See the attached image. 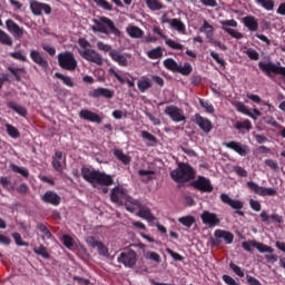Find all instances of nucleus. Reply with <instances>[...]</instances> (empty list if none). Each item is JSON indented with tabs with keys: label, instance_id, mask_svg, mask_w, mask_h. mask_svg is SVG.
I'll use <instances>...</instances> for the list:
<instances>
[{
	"label": "nucleus",
	"instance_id": "15",
	"mask_svg": "<svg viewBox=\"0 0 285 285\" xmlns=\"http://www.w3.org/2000/svg\"><path fill=\"white\" fill-rule=\"evenodd\" d=\"M194 124L205 132V135H209V132L213 130V121L210 119L200 116L199 114H195L194 116Z\"/></svg>",
	"mask_w": 285,
	"mask_h": 285
},
{
	"label": "nucleus",
	"instance_id": "48",
	"mask_svg": "<svg viewBox=\"0 0 285 285\" xmlns=\"http://www.w3.org/2000/svg\"><path fill=\"white\" fill-rule=\"evenodd\" d=\"M178 222L186 228H190L195 224V218L193 216H184L178 218Z\"/></svg>",
	"mask_w": 285,
	"mask_h": 285
},
{
	"label": "nucleus",
	"instance_id": "63",
	"mask_svg": "<svg viewBox=\"0 0 285 285\" xmlns=\"http://www.w3.org/2000/svg\"><path fill=\"white\" fill-rule=\"evenodd\" d=\"M234 173L238 177H248V171L246 169H244L242 166H235L234 167Z\"/></svg>",
	"mask_w": 285,
	"mask_h": 285
},
{
	"label": "nucleus",
	"instance_id": "22",
	"mask_svg": "<svg viewBox=\"0 0 285 285\" xmlns=\"http://www.w3.org/2000/svg\"><path fill=\"white\" fill-rule=\"evenodd\" d=\"M6 28L10 35H12L16 39H21L23 37V28H21L14 20L8 19L6 20Z\"/></svg>",
	"mask_w": 285,
	"mask_h": 285
},
{
	"label": "nucleus",
	"instance_id": "32",
	"mask_svg": "<svg viewBox=\"0 0 285 285\" xmlns=\"http://www.w3.org/2000/svg\"><path fill=\"white\" fill-rule=\"evenodd\" d=\"M247 99H250V101H254V104L266 106L267 110H273L275 108L273 105H271V102L263 100L258 95L255 94H247Z\"/></svg>",
	"mask_w": 285,
	"mask_h": 285
},
{
	"label": "nucleus",
	"instance_id": "29",
	"mask_svg": "<svg viewBox=\"0 0 285 285\" xmlns=\"http://www.w3.org/2000/svg\"><path fill=\"white\" fill-rule=\"evenodd\" d=\"M8 108L17 112L20 117H28V109L21 105H18L14 101L7 102Z\"/></svg>",
	"mask_w": 285,
	"mask_h": 285
},
{
	"label": "nucleus",
	"instance_id": "25",
	"mask_svg": "<svg viewBox=\"0 0 285 285\" xmlns=\"http://www.w3.org/2000/svg\"><path fill=\"white\" fill-rule=\"evenodd\" d=\"M79 117L80 119H83L85 121H91L92 124H101V121H104L99 114H95L88 109H81L79 111Z\"/></svg>",
	"mask_w": 285,
	"mask_h": 285
},
{
	"label": "nucleus",
	"instance_id": "26",
	"mask_svg": "<svg viewBox=\"0 0 285 285\" xmlns=\"http://www.w3.org/2000/svg\"><path fill=\"white\" fill-rule=\"evenodd\" d=\"M261 217V222H263V224H284V217L279 216V214H272L268 215V213L266 210H263L259 214Z\"/></svg>",
	"mask_w": 285,
	"mask_h": 285
},
{
	"label": "nucleus",
	"instance_id": "53",
	"mask_svg": "<svg viewBox=\"0 0 285 285\" xmlns=\"http://www.w3.org/2000/svg\"><path fill=\"white\" fill-rule=\"evenodd\" d=\"M146 258L156 262V264H161V256L157 252H147Z\"/></svg>",
	"mask_w": 285,
	"mask_h": 285
},
{
	"label": "nucleus",
	"instance_id": "61",
	"mask_svg": "<svg viewBox=\"0 0 285 285\" xmlns=\"http://www.w3.org/2000/svg\"><path fill=\"white\" fill-rule=\"evenodd\" d=\"M12 238L14 239L17 246H28V243L23 242V239L21 238V234L19 233H13Z\"/></svg>",
	"mask_w": 285,
	"mask_h": 285
},
{
	"label": "nucleus",
	"instance_id": "6",
	"mask_svg": "<svg viewBox=\"0 0 285 285\" xmlns=\"http://www.w3.org/2000/svg\"><path fill=\"white\" fill-rule=\"evenodd\" d=\"M164 66L166 70H170V72H178L183 75V77H188V75L193 73V65L190 62H184V66H180L173 58H167L164 60Z\"/></svg>",
	"mask_w": 285,
	"mask_h": 285
},
{
	"label": "nucleus",
	"instance_id": "42",
	"mask_svg": "<svg viewBox=\"0 0 285 285\" xmlns=\"http://www.w3.org/2000/svg\"><path fill=\"white\" fill-rule=\"evenodd\" d=\"M6 129H7V134L9 135V137H11V139H19L21 137V132H19V129H17V127H14L11 124H6Z\"/></svg>",
	"mask_w": 285,
	"mask_h": 285
},
{
	"label": "nucleus",
	"instance_id": "34",
	"mask_svg": "<svg viewBox=\"0 0 285 285\" xmlns=\"http://www.w3.org/2000/svg\"><path fill=\"white\" fill-rule=\"evenodd\" d=\"M170 28L177 30L179 35H184L186 32V24L179 18H173L170 21Z\"/></svg>",
	"mask_w": 285,
	"mask_h": 285
},
{
	"label": "nucleus",
	"instance_id": "57",
	"mask_svg": "<svg viewBox=\"0 0 285 285\" xmlns=\"http://www.w3.org/2000/svg\"><path fill=\"white\" fill-rule=\"evenodd\" d=\"M142 139H147V141H151V144L155 146L157 144V137H155L153 134L142 130L141 131Z\"/></svg>",
	"mask_w": 285,
	"mask_h": 285
},
{
	"label": "nucleus",
	"instance_id": "49",
	"mask_svg": "<svg viewBox=\"0 0 285 285\" xmlns=\"http://www.w3.org/2000/svg\"><path fill=\"white\" fill-rule=\"evenodd\" d=\"M165 43L166 46H168V48H171V50H184V45L173 40V39H165Z\"/></svg>",
	"mask_w": 285,
	"mask_h": 285
},
{
	"label": "nucleus",
	"instance_id": "11",
	"mask_svg": "<svg viewBox=\"0 0 285 285\" xmlns=\"http://www.w3.org/2000/svg\"><path fill=\"white\" fill-rule=\"evenodd\" d=\"M190 186L199 190V193H213V190H215L213 183L204 176H198L196 180L190 183Z\"/></svg>",
	"mask_w": 285,
	"mask_h": 285
},
{
	"label": "nucleus",
	"instance_id": "62",
	"mask_svg": "<svg viewBox=\"0 0 285 285\" xmlns=\"http://www.w3.org/2000/svg\"><path fill=\"white\" fill-rule=\"evenodd\" d=\"M229 268H232L238 277H244V271H242V267L237 266L235 263H229Z\"/></svg>",
	"mask_w": 285,
	"mask_h": 285
},
{
	"label": "nucleus",
	"instance_id": "13",
	"mask_svg": "<svg viewBox=\"0 0 285 285\" xmlns=\"http://www.w3.org/2000/svg\"><path fill=\"white\" fill-rule=\"evenodd\" d=\"M220 202L227 206H230L235 210V215L244 217V212L242 210V208H244V203L242 200L233 199L230 196H228V194H220Z\"/></svg>",
	"mask_w": 285,
	"mask_h": 285
},
{
	"label": "nucleus",
	"instance_id": "56",
	"mask_svg": "<svg viewBox=\"0 0 285 285\" xmlns=\"http://www.w3.org/2000/svg\"><path fill=\"white\" fill-rule=\"evenodd\" d=\"M99 8H102L104 10H112V4L108 2L107 0H92Z\"/></svg>",
	"mask_w": 285,
	"mask_h": 285
},
{
	"label": "nucleus",
	"instance_id": "2",
	"mask_svg": "<svg viewBox=\"0 0 285 285\" xmlns=\"http://www.w3.org/2000/svg\"><path fill=\"white\" fill-rule=\"evenodd\" d=\"M169 175L176 184H186L195 179L197 171L188 163H178V168L171 170Z\"/></svg>",
	"mask_w": 285,
	"mask_h": 285
},
{
	"label": "nucleus",
	"instance_id": "5",
	"mask_svg": "<svg viewBox=\"0 0 285 285\" xmlns=\"http://www.w3.org/2000/svg\"><path fill=\"white\" fill-rule=\"evenodd\" d=\"M58 66L62 70H68L69 72H75L77 70V58H75V53L71 51H63L58 53Z\"/></svg>",
	"mask_w": 285,
	"mask_h": 285
},
{
	"label": "nucleus",
	"instance_id": "45",
	"mask_svg": "<svg viewBox=\"0 0 285 285\" xmlns=\"http://www.w3.org/2000/svg\"><path fill=\"white\" fill-rule=\"evenodd\" d=\"M56 79H60L65 86H68L69 88H75V82L72 81V78L65 76L63 73L56 72L55 73Z\"/></svg>",
	"mask_w": 285,
	"mask_h": 285
},
{
	"label": "nucleus",
	"instance_id": "9",
	"mask_svg": "<svg viewBox=\"0 0 285 285\" xmlns=\"http://www.w3.org/2000/svg\"><path fill=\"white\" fill-rule=\"evenodd\" d=\"M242 248H244V250H246L247 253H253V248H256V250L261 253H275V249H273V247L264 245V243H259L255 239L243 242Z\"/></svg>",
	"mask_w": 285,
	"mask_h": 285
},
{
	"label": "nucleus",
	"instance_id": "16",
	"mask_svg": "<svg viewBox=\"0 0 285 285\" xmlns=\"http://www.w3.org/2000/svg\"><path fill=\"white\" fill-rule=\"evenodd\" d=\"M220 24L223 26V30L225 32H227V35L233 37L234 39H243L244 38V35L242 32L236 31L235 29L228 28V26H230L232 28H237V22L235 21V19L223 20V21H220Z\"/></svg>",
	"mask_w": 285,
	"mask_h": 285
},
{
	"label": "nucleus",
	"instance_id": "38",
	"mask_svg": "<svg viewBox=\"0 0 285 285\" xmlns=\"http://www.w3.org/2000/svg\"><path fill=\"white\" fill-rule=\"evenodd\" d=\"M37 230H40L42 233L41 239L45 242V239H52V233L43 223L37 224Z\"/></svg>",
	"mask_w": 285,
	"mask_h": 285
},
{
	"label": "nucleus",
	"instance_id": "60",
	"mask_svg": "<svg viewBox=\"0 0 285 285\" xmlns=\"http://www.w3.org/2000/svg\"><path fill=\"white\" fill-rule=\"evenodd\" d=\"M97 48L101 52H110L111 50H114L110 45L104 43V41H98L97 42Z\"/></svg>",
	"mask_w": 285,
	"mask_h": 285
},
{
	"label": "nucleus",
	"instance_id": "50",
	"mask_svg": "<svg viewBox=\"0 0 285 285\" xmlns=\"http://www.w3.org/2000/svg\"><path fill=\"white\" fill-rule=\"evenodd\" d=\"M237 110L238 112H243V115H247V117H252V119H256L255 115L248 110V107L244 105V102H238L237 104Z\"/></svg>",
	"mask_w": 285,
	"mask_h": 285
},
{
	"label": "nucleus",
	"instance_id": "12",
	"mask_svg": "<svg viewBox=\"0 0 285 285\" xmlns=\"http://www.w3.org/2000/svg\"><path fill=\"white\" fill-rule=\"evenodd\" d=\"M165 115L171 119V121H175L176 124H179L181 121L186 120V116L184 115V110L175 105H169L164 110Z\"/></svg>",
	"mask_w": 285,
	"mask_h": 285
},
{
	"label": "nucleus",
	"instance_id": "39",
	"mask_svg": "<svg viewBox=\"0 0 285 285\" xmlns=\"http://www.w3.org/2000/svg\"><path fill=\"white\" fill-rule=\"evenodd\" d=\"M147 8L149 10H153V12L158 11V10H164V3L159 0H144Z\"/></svg>",
	"mask_w": 285,
	"mask_h": 285
},
{
	"label": "nucleus",
	"instance_id": "23",
	"mask_svg": "<svg viewBox=\"0 0 285 285\" xmlns=\"http://www.w3.org/2000/svg\"><path fill=\"white\" fill-rule=\"evenodd\" d=\"M200 219L205 226H209V228H214V226H217L219 224V217H217V214L210 213L208 210L203 212L200 215Z\"/></svg>",
	"mask_w": 285,
	"mask_h": 285
},
{
	"label": "nucleus",
	"instance_id": "35",
	"mask_svg": "<svg viewBox=\"0 0 285 285\" xmlns=\"http://www.w3.org/2000/svg\"><path fill=\"white\" fill-rule=\"evenodd\" d=\"M137 86L140 92H146V90L153 88V82L150 81V78L141 77V79L138 80Z\"/></svg>",
	"mask_w": 285,
	"mask_h": 285
},
{
	"label": "nucleus",
	"instance_id": "1",
	"mask_svg": "<svg viewBox=\"0 0 285 285\" xmlns=\"http://www.w3.org/2000/svg\"><path fill=\"white\" fill-rule=\"evenodd\" d=\"M81 176L85 181L91 184L92 188H99L100 186L105 195L108 193V186H112L115 184V178H112V176L88 167L81 168Z\"/></svg>",
	"mask_w": 285,
	"mask_h": 285
},
{
	"label": "nucleus",
	"instance_id": "19",
	"mask_svg": "<svg viewBox=\"0 0 285 285\" xmlns=\"http://www.w3.org/2000/svg\"><path fill=\"white\" fill-rule=\"evenodd\" d=\"M223 146H225V148H229V150H234V153H237L240 157H246V155H248V146L243 145L242 142L233 140L229 142H223Z\"/></svg>",
	"mask_w": 285,
	"mask_h": 285
},
{
	"label": "nucleus",
	"instance_id": "58",
	"mask_svg": "<svg viewBox=\"0 0 285 285\" xmlns=\"http://www.w3.org/2000/svg\"><path fill=\"white\" fill-rule=\"evenodd\" d=\"M265 166H268V168H271V170H274L275 173L279 170V164H277V160L274 159H265Z\"/></svg>",
	"mask_w": 285,
	"mask_h": 285
},
{
	"label": "nucleus",
	"instance_id": "59",
	"mask_svg": "<svg viewBox=\"0 0 285 285\" xmlns=\"http://www.w3.org/2000/svg\"><path fill=\"white\" fill-rule=\"evenodd\" d=\"M62 244H63V246H66V248H72V246H75L72 237H70V235H68V234H65L62 236Z\"/></svg>",
	"mask_w": 285,
	"mask_h": 285
},
{
	"label": "nucleus",
	"instance_id": "31",
	"mask_svg": "<svg viewBox=\"0 0 285 285\" xmlns=\"http://www.w3.org/2000/svg\"><path fill=\"white\" fill-rule=\"evenodd\" d=\"M114 156L116 157V159H118V161H121V164H124L125 166H128L132 161V158L124 154L121 149H115Z\"/></svg>",
	"mask_w": 285,
	"mask_h": 285
},
{
	"label": "nucleus",
	"instance_id": "46",
	"mask_svg": "<svg viewBox=\"0 0 285 285\" xmlns=\"http://www.w3.org/2000/svg\"><path fill=\"white\" fill-rule=\"evenodd\" d=\"M10 169L13 171V173H18V175H21L22 177H24L26 179H28L30 177V171L27 169V168H23V167H19L14 164H11L10 165Z\"/></svg>",
	"mask_w": 285,
	"mask_h": 285
},
{
	"label": "nucleus",
	"instance_id": "17",
	"mask_svg": "<svg viewBox=\"0 0 285 285\" xmlns=\"http://www.w3.org/2000/svg\"><path fill=\"white\" fill-rule=\"evenodd\" d=\"M82 59H86V61H90L91 63H96L97 66L104 65V59L101 58V55L97 52L94 49H85L81 53Z\"/></svg>",
	"mask_w": 285,
	"mask_h": 285
},
{
	"label": "nucleus",
	"instance_id": "43",
	"mask_svg": "<svg viewBox=\"0 0 285 285\" xmlns=\"http://www.w3.org/2000/svg\"><path fill=\"white\" fill-rule=\"evenodd\" d=\"M235 128H236V130H247V131H250V130H253V124L250 122V120L245 119L243 121H236Z\"/></svg>",
	"mask_w": 285,
	"mask_h": 285
},
{
	"label": "nucleus",
	"instance_id": "33",
	"mask_svg": "<svg viewBox=\"0 0 285 285\" xmlns=\"http://www.w3.org/2000/svg\"><path fill=\"white\" fill-rule=\"evenodd\" d=\"M109 75H112V77H115L117 79V81H119V83L126 82L129 88H135V81H132L130 79H124L121 77V75H119V72L115 68L109 69Z\"/></svg>",
	"mask_w": 285,
	"mask_h": 285
},
{
	"label": "nucleus",
	"instance_id": "20",
	"mask_svg": "<svg viewBox=\"0 0 285 285\" xmlns=\"http://www.w3.org/2000/svg\"><path fill=\"white\" fill-rule=\"evenodd\" d=\"M89 97L92 99H99V97H104V99H112L115 97V90L104 87H98L92 91H89Z\"/></svg>",
	"mask_w": 285,
	"mask_h": 285
},
{
	"label": "nucleus",
	"instance_id": "10",
	"mask_svg": "<svg viewBox=\"0 0 285 285\" xmlns=\"http://www.w3.org/2000/svg\"><path fill=\"white\" fill-rule=\"evenodd\" d=\"M247 188L252 190V193H255V195H259V197H275L277 196V189L269 187H262L257 185L255 181H247Z\"/></svg>",
	"mask_w": 285,
	"mask_h": 285
},
{
	"label": "nucleus",
	"instance_id": "44",
	"mask_svg": "<svg viewBox=\"0 0 285 285\" xmlns=\"http://www.w3.org/2000/svg\"><path fill=\"white\" fill-rule=\"evenodd\" d=\"M149 59H161L164 57V50L161 47H156L147 52Z\"/></svg>",
	"mask_w": 285,
	"mask_h": 285
},
{
	"label": "nucleus",
	"instance_id": "64",
	"mask_svg": "<svg viewBox=\"0 0 285 285\" xmlns=\"http://www.w3.org/2000/svg\"><path fill=\"white\" fill-rule=\"evenodd\" d=\"M223 282H225V284L227 285H239V283H237L235 281V278H233L230 275H223Z\"/></svg>",
	"mask_w": 285,
	"mask_h": 285
},
{
	"label": "nucleus",
	"instance_id": "55",
	"mask_svg": "<svg viewBox=\"0 0 285 285\" xmlns=\"http://www.w3.org/2000/svg\"><path fill=\"white\" fill-rule=\"evenodd\" d=\"M208 42H209L212 46H215V48H219V50H223V51L228 50V48L226 47V45L222 43V41H219V40H215V38H213V37L208 39Z\"/></svg>",
	"mask_w": 285,
	"mask_h": 285
},
{
	"label": "nucleus",
	"instance_id": "3",
	"mask_svg": "<svg viewBox=\"0 0 285 285\" xmlns=\"http://www.w3.org/2000/svg\"><path fill=\"white\" fill-rule=\"evenodd\" d=\"M110 200L112 204H118V206H125L126 210H128L132 204L137 205V199L132 198V196L126 193V189L119 186L112 188Z\"/></svg>",
	"mask_w": 285,
	"mask_h": 285
},
{
	"label": "nucleus",
	"instance_id": "40",
	"mask_svg": "<svg viewBox=\"0 0 285 285\" xmlns=\"http://www.w3.org/2000/svg\"><path fill=\"white\" fill-rule=\"evenodd\" d=\"M127 32L131 39H141V37H144V30L137 26L130 27L127 29Z\"/></svg>",
	"mask_w": 285,
	"mask_h": 285
},
{
	"label": "nucleus",
	"instance_id": "41",
	"mask_svg": "<svg viewBox=\"0 0 285 285\" xmlns=\"http://www.w3.org/2000/svg\"><path fill=\"white\" fill-rule=\"evenodd\" d=\"M0 43L1 46H9V47H12L14 43L12 41V37H10V35H8V32L3 31L2 29H0Z\"/></svg>",
	"mask_w": 285,
	"mask_h": 285
},
{
	"label": "nucleus",
	"instance_id": "36",
	"mask_svg": "<svg viewBox=\"0 0 285 285\" xmlns=\"http://www.w3.org/2000/svg\"><path fill=\"white\" fill-rule=\"evenodd\" d=\"M7 70L14 77L16 81H21V75H26L24 68L8 66Z\"/></svg>",
	"mask_w": 285,
	"mask_h": 285
},
{
	"label": "nucleus",
	"instance_id": "47",
	"mask_svg": "<svg viewBox=\"0 0 285 285\" xmlns=\"http://www.w3.org/2000/svg\"><path fill=\"white\" fill-rule=\"evenodd\" d=\"M33 253L36 255H40V257H43V259H50V254L48 253V248L43 245H40L39 247H35Z\"/></svg>",
	"mask_w": 285,
	"mask_h": 285
},
{
	"label": "nucleus",
	"instance_id": "14",
	"mask_svg": "<svg viewBox=\"0 0 285 285\" xmlns=\"http://www.w3.org/2000/svg\"><path fill=\"white\" fill-rule=\"evenodd\" d=\"M30 10L36 17H41L42 11L45 14H52V7L48 3L39 2L37 0H30Z\"/></svg>",
	"mask_w": 285,
	"mask_h": 285
},
{
	"label": "nucleus",
	"instance_id": "54",
	"mask_svg": "<svg viewBox=\"0 0 285 285\" xmlns=\"http://www.w3.org/2000/svg\"><path fill=\"white\" fill-rule=\"evenodd\" d=\"M210 57L214 59V61H216V63L222 66V68H226V60H224V58L219 57V53H217L215 51H210Z\"/></svg>",
	"mask_w": 285,
	"mask_h": 285
},
{
	"label": "nucleus",
	"instance_id": "52",
	"mask_svg": "<svg viewBox=\"0 0 285 285\" xmlns=\"http://www.w3.org/2000/svg\"><path fill=\"white\" fill-rule=\"evenodd\" d=\"M0 185L4 190H14V187L12 186V181L8 179V177H0Z\"/></svg>",
	"mask_w": 285,
	"mask_h": 285
},
{
	"label": "nucleus",
	"instance_id": "24",
	"mask_svg": "<svg viewBox=\"0 0 285 285\" xmlns=\"http://www.w3.org/2000/svg\"><path fill=\"white\" fill-rule=\"evenodd\" d=\"M43 204H50L51 206H59L61 204V196L57 191L47 190L43 196H41Z\"/></svg>",
	"mask_w": 285,
	"mask_h": 285
},
{
	"label": "nucleus",
	"instance_id": "21",
	"mask_svg": "<svg viewBox=\"0 0 285 285\" xmlns=\"http://www.w3.org/2000/svg\"><path fill=\"white\" fill-rule=\"evenodd\" d=\"M30 59L33 61V63H37L42 70H48L50 68V65L48 63V60L39 50H31L30 51Z\"/></svg>",
	"mask_w": 285,
	"mask_h": 285
},
{
	"label": "nucleus",
	"instance_id": "37",
	"mask_svg": "<svg viewBox=\"0 0 285 285\" xmlns=\"http://www.w3.org/2000/svg\"><path fill=\"white\" fill-rule=\"evenodd\" d=\"M257 6H261V8H264V10H267V12H271L275 10V0H254Z\"/></svg>",
	"mask_w": 285,
	"mask_h": 285
},
{
	"label": "nucleus",
	"instance_id": "27",
	"mask_svg": "<svg viewBox=\"0 0 285 285\" xmlns=\"http://www.w3.org/2000/svg\"><path fill=\"white\" fill-rule=\"evenodd\" d=\"M214 235L217 239H224L225 244H233L235 239V235H233V233L224 229H216Z\"/></svg>",
	"mask_w": 285,
	"mask_h": 285
},
{
	"label": "nucleus",
	"instance_id": "8",
	"mask_svg": "<svg viewBox=\"0 0 285 285\" xmlns=\"http://www.w3.org/2000/svg\"><path fill=\"white\" fill-rule=\"evenodd\" d=\"M118 264H124L126 268H132L137 265V252L135 249H125L117 258Z\"/></svg>",
	"mask_w": 285,
	"mask_h": 285
},
{
	"label": "nucleus",
	"instance_id": "18",
	"mask_svg": "<svg viewBox=\"0 0 285 285\" xmlns=\"http://www.w3.org/2000/svg\"><path fill=\"white\" fill-rule=\"evenodd\" d=\"M109 57L112 59V61L118 63V66H121L122 68L128 67V59H130V55L112 49L109 52Z\"/></svg>",
	"mask_w": 285,
	"mask_h": 285
},
{
	"label": "nucleus",
	"instance_id": "51",
	"mask_svg": "<svg viewBox=\"0 0 285 285\" xmlns=\"http://www.w3.org/2000/svg\"><path fill=\"white\" fill-rule=\"evenodd\" d=\"M199 104L202 108H205L206 112H209V115H213V112H215V107L209 101L199 99Z\"/></svg>",
	"mask_w": 285,
	"mask_h": 285
},
{
	"label": "nucleus",
	"instance_id": "28",
	"mask_svg": "<svg viewBox=\"0 0 285 285\" xmlns=\"http://www.w3.org/2000/svg\"><path fill=\"white\" fill-rule=\"evenodd\" d=\"M243 23L250 32H257L259 30V22L253 16H246L243 18Z\"/></svg>",
	"mask_w": 285,
	"mask_h": 285
},
{
	"label": "nucleus",
	"instance_id": "4",
	"mask_svg": "<svg viewBox=\"0 0 285 285\" xmlns=\"http://www.w3.org/2000/svg\"><path fill=\"white\" fill-rule=\"evenodd\" d=\"M96 26L92 27L94 32H102V35H115L119 37L121 31L115 26L110 18L101 17L100 20H95Z\"/></svg>",
	"mask_w": 285,
	"mask_h": 285
},
{
	"label": "nucleus",
	"instance_id": "7",
	"mask_svg": "<svg viewBox=\"0 0 285 285\" xmlns=\"http://www.w3.org/2000/svg\"><path fill=\"white\" fill-rule=\"evenodd\" d=\"M137 204H132L130 207H128V213H135V210L138 212V217H141V219H146L147 222H155L156 217L153 215V210H150V207L142 205L141 200L136 199Z\"/></svg>",
	"mask_w": 285,
	"mask_h": 285
},
{
	"label": "nucleus",
	"instance_id": "30",
	"mask_svg": "<svg viewBox=\"0 0 285 285\" xmlns=\"http://www.w3.org/2000/svg\"><path fill=\"white\" fill-rule=\"evenodd\" d=\"M199 32H204L206 39H212L215 35V28L213 24H209L207 20H204L203 26L199 28Z\"/></svg>",
	"mask_w": 285,
	"mask_h": 285
}]
</instances>
